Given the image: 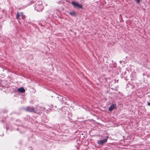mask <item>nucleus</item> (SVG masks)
I'll list each match as a JSON object with an SVG mask.
<instances>
[{"label": "nucleus", "instance_id": "nucleus-9", "mask_svg": "<svg viewBox=\"0 0 150 150\" xmlns=\"http://www.w3.org/2000/svg\"><path fill=\"white\" fill-rule=\"evenodd\" d=\"M20 15H21V16H23V13H22V12H21V13H20Z\"/></svg>", "mask_w": 150, "mask_h": 150}, {"label": "nucleus", "instance_id": "nucleus-6", "mask_svg": "<svg viewBox=\"0 0 150 150\" xmlns=\"http://www.w3.org/2000/svg\"><path fill=\"white\" fill-rule=\"evenodd\" d=\"M18 92L22 93H23L25 92V90L23 87H21L18 89Z\"/></svg>", "mask_w": 150, "mask_h": 150}, {"label": "nucleus", "instance_id": "nucleus-2", "mask_svg": "<svg viewBox=\"0 0 150 150\" xmlns=\"http://www.w3.org/2000/svg\"><path fill=\"white\" fill-rule=\"evenodd\" d=\"M71 4L74 7H76L79 8H82L83 7V6L81 5L74 1H72L71 2Z\"/></svg>", "mask_w": 150, "mask_h": 150}, {"label": "nucleus", "instance_id": "nucleus-5", "mask_svg": "<svg viewBox=\"0 0 150 150\" xmlns=\"http://www.w3.org/2000/svg\"><path fill=\"white\" fill-rule=\"evenodd\" d=\"M117 106L115 104H112V105L109 108L108 110L110 111H111L114 109L116 108Z\"/></svg>", "mask_w": 150, "mask_h": 150}, {"label": "nucleus", "instance_id": "nucleus-11", "mask_svg": "<svg viewBox=\"0 0 150 150\" xmlns=\"http://www.w3.org/2000/svg\"><path fill=\"white\" fill-rule=\"evenodd\" d=\"M148 105L150 106V103H148Z\"/></svg>", "mask_w": 150, "mask_h": 150}, {"label": "nucleus", "instance_id": "nucleus-4", "mask_svg": "<svg viewBox=\"0 0 150 150\" xmlns=\"http://www.w3.org/2000/svg\"><path fill=\"white\" fill-rule=\"evenodd\" d=\"M107 140V138L104 139L102 140L98 141L97 143L100 145H102L104 143L106 142Z\"/></svg>", "mask_w": 150, "mask_h": 150}, {"label": "nucleus", "instance_id": "nucleus-8", "mask_svg": "<svg viewBox=\"0 0 150 150\" xmlns=\"http://www.w3.org/2000/svg\"><path fill=\"white\" fill-rule=\"evenodd\" d=\"M20 16V15H19V13L18 12L17 14V15L16 16V18L18 20L19 18V17Z\"/></svg>", "mask_w": 150, "mask_h": 150}, {"label": "nucleus", "instance_id": "nucleus-3", "mask_svg": "<svg viewBox=\"0 0 150 150\" xmlns=\"http://www.w3.org/2000/svg\"><path fill=\"white\" fill-rule=\"evenodd\" d=\"M24 110L27 112H35V109L33 107H27L24 109Z\"/></svg>", "mask_w": 150, "mask_h": 150}, {"label": "nucleus", "instance_id": "nucleus-10", "mask_svg": "<svg viewBox=\"0 0 150 150\" xmlns=\"http://www.w3.org/2000/svg\"><path fill=\"white\" fill-rule=\"evenodd\" d=\"M22 18L23 19H24L25 18L24 17V16H23H23H22Z\"/></svg>", "mask_w": 150, "mask_h": 150}, {"label": "nucleus", "instance_id": "nucleus-7", "mask_svg": "<svg viewBox=\"0 0 150 150\" xmlns=\"http://www.w3.org/2000/svg\"><path fill=\"white\" fill-rule=\"evenodd\" d=\"M69 14L73 16H76V13L75 12H70L69 13Z\"/></svg>", "mask_w": 150, "mask_h": 150}, {"label": "nucleus", "instance_id": "nucleus-1", "mask_svg": "<svg viewBox=\"0 0 150 150\" xmlns=\"http://www.w3.org/2000/svg\"><path fill=\"white\" fill-rule=\"evenodd\" d=\"M44 7L42 5V2L38 1L35 5V9L38 11H40L43 9Z\"/></svg>", "mask_w": 150, "mask_h": 150}]
</instances>
